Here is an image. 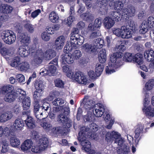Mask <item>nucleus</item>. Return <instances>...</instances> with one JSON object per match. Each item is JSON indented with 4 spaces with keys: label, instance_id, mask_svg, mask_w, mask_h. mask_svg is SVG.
I'll return each mask as SVG.
<instances>
[{
    "label": "nucleus",
    "instance_id": "nucleus-26",
    "mask_svg": "<svg viewBox=\"0 0 154 154\" xmlns=\"http://www.w3.org/2000/svg\"><path fill=\"white\" fill-rule=\"evenodd\" d=\"M56 55V52L54 50L49 49L45 51L44 57L46 60H50L55 57Z\"/></svg>",
    "mask_w": 154,
    "mask_h": 154
},
{
    "label": "nucleus",
    "instance_id": "nucleus-62",
    "mask_svg": "<svg viewBox=\"0 0 154 154\" xmlns=\"http://www.w3.org/2000/svg\"><path fill=\"white\" fill-rule=\"evenodd\" d=\"M16 80L20 83H24L25 82L24 76L21 74H18L16 75Z\"/></svg>",
    "mask_w": 154,
    "mask_h": 154
},
{
    "label": "nucleus",
    "instance_id": "nucleus-29",
    "mask_svg": "<svg viewBox=\"0 0 154 154\" xmlns=\"http://www.w3.org/2000/svg\"><path fill=\"white\" fill-rule=\"evenodd\" d=\"M25 122L27 126L29 128L32 129L35 127L34 120L31 116H28Z\"/></svg>",
    "mask_w": 154,
    "mask_h": 154
},
{
    "label": "nucleus",
    "instance_id": "nucleus-21",
    "mask_svg": "<svg viewBox=\"0 0 154 154\" xmlns=\"http://www.w3.org/2000/svg\"><path fill=\"white\" fill-rule=\"evenodd\" d=\"M28 48L27 45H23L20 46L18 50V54L22 57H27L30 54V52L28 51L26 48Z\"/></svg>",
    "mask_w": 154,
    "mask_h": 154
},
{
    "label": "nucleus",
    "instance_id": "nucleus-48",
    "mask_svg": "<svg viewBox=\"0 0 154 154\" xmlns=\"http://www.w3.org/2000/svg\"><path fill=\"white\" fill-rule=\"evenodd\" d=\"M64 100L60 98H55L52 102L53 105L56 106H60L62 105L64 103Z\"/></svg>",
    "mask_w": 154,
    "mask_h": 154
},
{
    "label": "nucleus",
    "instance_id": "nucleus-56",
    "mask_svg": "<svg viewBox=\"0 0 154 154\" xmlns=\"http://www.w3.org/2000/svg\"><path fill=\"white\" fill-rule=\"evenodd\" d=\"M72 55L74 60L75 59L77 60L79 59L81 57L82 53L80 51L75 50L74 51Z\"/></svg>",
    "mask_w": 154,
    "mask_h": 154
},
{
    "label": "nucleus",
    "instance_id": "nucleus-33",
    "mask_svg": "<svg viewBox=\"0 0 154 154\" xmlns=\"http://www.w3.org/2000/svg\"><path fill=\"white\" fill-rule=\"evenodd\" d=\"M22 103L23 109L27 110L29 108L30 105V98L29 97H26L24 99H23Z\"/></svg>",
    "mask_w": 154,
    "mask_h": 154
},
{
    "label": "nucleus",
    "instance_id": "nucleus-16",
    "mask_svg": "<svg viewBox=\"0 0 154 154\" xmlns=\"http://www.w3.org/2000/svg\"><path fill=\"white\" fill-rule=\"evenodd\" d=\"M42 106H40L39 108L40 110L43 112V113L47 116L48 114L50 112L51 110V106L50 103L46 102V99H45L41 101Z\"/></svg>",
    "mask_w": 154,
    "mask_h": 154
},
{
    "label": "nucleus",
    "instance_id": "nucleus-23",
    "mask_svg": "<svg viewBox=\"0 0 154 154\" xmlns=\"http://www.w3.org/2000/svg\"><path fill=\"white\" fill-rule=\"evenodd\" d=\"M33 144V142L31 140H26L21 145V149L24 151L28 150L32 147Z\"/></svg>",
    "mask_w": 154,
    "mask_h": 154
},
{
    "label": "nucleus",
    "instance_id": "nucleus-11",
    "mask_svg": "<svg viewBox=\"0 0 154 154\" xmlns=\"http://www.w3.org/2000/svg\"><path fill=\"white\" fill-rule=\"evenodd\" d=\"M39 104L37 102H35L34 106V112L37 121L39 122L42 119H43V117L47 116L45 114L43 113L42 110H40Z\"/></svg>",
    "mask_w": 154,
    "mask_h": 154
},
{
    "label": "nucleus",
    "instance_id": "nucleus-45",
    "mask_svg": "<svg viewBox=\"0 0 154 154\" xmlns=\"http://www.w3.org/2000/svg\"><path fill=\"white\" fill-rule=\"evenodd\" d=\"M143 125H140L137 128L135 131V137L136 138H138L140 133H141L143 129Z\"/></svg>",
    "mask_w": 154,
    "mask_h": 154
},
{
    "label": "nucleus",
    "instance_id": "nucleus-30",
    "mask_svg": "<svg viewBox=\"0 0 154 154\" xmlns=\"http://www.w3.org/2000/svg\"><path fill=\"white\" fill-rule=\"evenodd\" d=\"M10 31L9 30L4 31L2 34L1 37L4 41L6 43L9 44L10 42Z\"/></svg>",
    "mask_w": 154,
    "mask_h": 154
},
{
    "label": "nucleus",
    "instance_id": "nucleus-10",
    "mask_svg": "<svg viewBox=\"0 0 154 154\" xmlns=\"http://www.w3.org/2000/svg\"><path fill=\"white\" fill-rule=\"evenodd\" d=\"M136 12V9L134 6L129 5L124 8L122 15V16L126 15L127 17H132L135 15Z\"/></svg>",
    "mask_w": 154,
    "mask_h": 154
},
{
    "label": "nucleus",
    "instance_id": "nucleus-7",
    "mask_svg": "<svg viewBox=\"0 0 154 154\" xmlns=\"http://www.w3.org/2000/svg\"><path fill=\"white\" fill-rule=\"evenodd\" d=\"M57 122L60 123H61L65 128H69L71 126L70 124V120L62 112L57 115Z\"/></svg>",
    "mask_w": 154,
    "mask_h": 154
},
{
    "label": "nucleus",
    "instance_id": "nucleus-57",
    "mask_svg": "<svg viewBox=\"0 0 154 154\" xmlns=\"http://www.w3.org/2000/svg\"><path fill=\"white\" fill-rule=\"evenodd\" d=\"M62 128L60 127H57L54 128H52L51 129V133L58 134L62 132Z\"/></svg>",
    "mask_w": 154,
    "mask_h": 154
},
{
    "label": "nucleus",
    "instance_id": "nucleus-35",
    "mask_svg": "<svg viewBox=\"0 0 154 154\" xmlns=\"http://www.w3.org/2000/svg\"><path fill=\"white\" fill-rule=\"evenodd\" d=\"M49 18L51 22L55 23L58 21L59 17L56 13L54 11H52L50 14Z\"/></svg>",
    "mask_w": 154,
    "mask_h": 154
},
{
    "label": "nucleus",
    "instance_id": "nucleus-61",
    "mask_svg": "<svg viewBox=\"0 0 154 154\" xmlns=\"http://www.w3.org/2000/svg\"><path fill=\"white\" fill-rule=\"evenodd\" d=\"M100 32L99 30H97L91 32L90 36L91 39H94L98 37L101 35Z\"/></svg>",
    "mask_w": 154,
    "mask_h": 154
},
{
    "label": "nucleus",
    "instance_id": "nucleus-43",
    "mask_svg": "<svg viewBox=\"0 0 154 154\" xmlns=\"http://www.w3.org/2000/svg\"><path fill=\"white\" fill-rule=\"evenodd\" d=\"M110 17L115 19V20L119 21L120 20L119 14L116 11H112L110 14Z\"/></svg>",
    "mask_w": 154,
    "mask_h": 154
},
{
    "label": "nucleus",
    "instance_id": "nucleus-41",
    "mask_svg": "<svg viewBox=\"0 0 154 154\" xmlns=\"http://www.w3.org/2000/svg\"><path fill=\"white\" fill-rule=\"evenodd\" d=\"M36 90L40 92H42L44 89L45 86L43 83L42 81L37 82L35 84Z\"/></svg>",
    "mask_w": 154,
    "mask_h": 154
},
{
    "label": "nucleus",
    "instance_id": "nucleus-53",
    "mask_svg": "<svg viewBox=\"0 0 154 154\" xmlns=\"http://www.w3.org/2000/svg\"><path fill=\"white\" fill-rule=\"evenodd\" d=\"M24 27L29 32L31 33L33 32L34 31V27L31 24L27 23L24 25Z\"/></svg>",
    "mask_w": 154,
    "mask_h": 154
},
{
    "label": "nucleus",
    "instance_id": "nucleus-19",
    "mask_svg": "<svg viewBox=\"0 0 154 154\" xmlns=\"http://www.w3.org/2000/svg\"><path fill=\"white\" fill-rule=\"evenodd\" d=\"M71 41L72 43L76 45H81L84 42V38L83 37L79 35H75V36L70 37Z\"/></svg>",
    "mask_w": 154,
    "mask_h": 154
},
{
    "label": "nucleus",
    "instance_id": "nucleus-59",
    "mask_svg": "<svg viewBox=\"0 0 154 154\" xmlns=\"http://www.w3.org/2000/svg\"><path fill=\"white\" fill-rule=\"evenodd\" d=\"M20 69L21 71L28 69L29 68V65L27 62H23L20 63Z\"/></svg>",
    "mask_w": 154,
    "mask_h": 154
},
{
    "label": "nucleus",
    "instance_id": "nucleus-47",
    "mask_svg": "<svg viewBox=\"0 0 154 154\" xmlns=\"http://www.w3.org/2000/svg\"><path fill=\"white\" fill-rule=\"evenodd\" d=\"M40 125L41 126L45 129L47 131L50 133L51 129L52 128V125L51 124L48 122H44L41 123Z\"/></svg>",
    "mask_w": 154,
    "mask_h": 154
},
{
    "label": "nucleus",
    "instance_id": "nucleus-37",
    "mask_svg": "<svg viewBox=\"0 0 154 154\" xmlns=\"http://www.w3.org/2000/svg\"><path fill=\"white\" fill-rule=\"evenodd\" d=\"M146 114L147 117L151 119L154 116V109H152L149 106L146 109Z\"/></svg>",
    "mask_w": 154,
    "mask_h": 154
},
{
    "label": "nucleus",
    "instance_id": "nucleus-64",
    "mask_svg": "<svg viewBox=\"0 0 154 154\" xmlns=\"http://www.w3.org/2000/svg\"><path fill=\"white\" fill-rule=\"evenodd\" d=\"M74 20L75 18L73 16H70L68 18L64 20L65 23L69 26Z\"/></svg>",
    "mask_w": 154,
    "mask_h": 154
},
{
    "label": "nucleus",
    "instance_id": "nucleus-9",
    "mask_svg": "<svg viewBox=\"0 0 154 154\" xmlns=\"http://www.w3.org/2000/svg\"><path fill=\"white\" fill-rule=\"evenodd\" d=\"M56 70V67L55 66L49 63L47 69L42 68L40 70V74L43 76H51L54 73Z\"/></svg>",
    "mask_w": 154,
    "mask_h": 154
},
{
    "label": "nucleus",
    "instance_id": "nucleus-4",
    "mask_svg": "<svg viewBox=\"0 0 154 154\" xmlns=\"http://www.w3.org/2000/svg\"><path fill=\"white\" fill-rule=\"evenodd\" d=\"M26 92L22 89H17L16 90L14 86H10V102L14 101L18 96L19 100L23 101L26 98Z\"/></svg>",
    "mask_w": 154,
    "mask_h": 154
},
{
    "label": "nucleus",
    "instance_id": "nucleus-46",
    "mask_svg": "<svg viewBox=\"0 0 154 154\" xmlns=\"http://www.w3.org/2000/svg\"><path fill=\"white\" fill-rule=\"evenodd\" d=\"M104 66L103 65L100 63H97L96 65L95 72L97 73V74L100 76L101 74L103 71Z\"/></svg>",
    "mask_w": 154,
    "mask_h": 154
},
{
    "label": "nucleus",
    "instance_id": "nucleus-40",
    "mask_svg": "<svg viewBox=\"0 0 154 154\" xmlns=\"http://www.w3.org/2000/svg\"><path fill=\"white\" fill-rule=\"evenodd\" d=\"M133 61L139 65L142 64L143 63L142 55L140 54H137L134 56Z\"/></svg>",
    "mask_w": 154,
    "mask_h": 154
},
{
    "label": "nucleus",
    "instance_id": "nucleus-1",
    "mask_svg": "<svg viewBox=\"0 0 154 154\" xmlns=\"http://www.w3.org/2000/svg\"><path fill=\"white\" fill-rule=\"evenodd\" d=\"M119 45L116 46L117 51H120L114 53L110 57V63L108 66L106 67V74H109L115 72L114 69L118 68L121 65V58L123 56L121 51H123L125 49V47L124 43L119 42Z\"/></svg>",
    "mask_w": 154,
    "mask_h": 154
},
{
    "label": "nucleus",
    "instance_id": "nucleus-12",
    "mask_svg": "<svg viewBox=\"0 0 154 154\" xmlns=\"http://www.w3.org/2000/svg\"><path fill=\"white\" fill-rule=\"evenodd\" d=\"M83 136L79 135L78 137V140L81 142V144L82 146V149L85 152H89L90 150L91 145L90 142L85 139Z\"/></svg>",
    "mask_w": 154,
    "mask_h": 154
},
{
    "label": "nucleus",
    "instance_id": "nucleus-63",
    "mask_svg": "<svg viewBox=\"0 0 154 154\" xmlns=\"http://www.w3.org/2000/svg\"><path fill=\"white\" fill-rule=\"evenodd\" d=\"M42 39L45 41H48L50 39V35L47 32H44L41 35Z\"/></svg>",
    "mask_w": 154,
    "mask_h": 154
},
{
    "label": "nucleus",
    "instance_id": "nucleus-31",
    "mask_svg": "<svg viewBox=\"0 0 154 154\" xmlns=\"http://www.w3.org/2000/svg\"><path fill=\"white\" fill-rule=\"evenodd\" d=\"M0 53L9 63L10 60L9 50L5 48H3L0 50Z\"/></svg>",
    "mask_w": 154,
    "mask_h": 154
},
{
    "label": "nucleus",
    "instance_id": "nucleus-3",
    "mask_svg": "<svg viewBox=\"0 0 154 154\" xmlns=\"http://www.w3.org/2000/svg\"><path fill=\"white\" fill-rule=\"evenodd\" d=\"M48 143L47 138L44 137L40 139L37 144L31 149L32 151L36 153H40L47 147Z\"/></svg>",
    "mask_w": 154,
    "mask_h": 154
},
{
    "label": "nucleus",
    "instance_id": "nucleus-2",
    "mask_svg": "<svg viewBox=\"0 0 154 154\" xmlns=\"http://www.w3.org/2000/svg\"><path fill=\"white\" fill-rule=\"evenodd\" d=\"M113 33L117 36L123 38H129L132 37L133 31L131 29H129V27L123 26L120 29L114 28Z\"/></svg>",
    "mask_w": 154,
    "mask_h": 154
},
{
    "label": "nucleus",
    "instance_id": "nucleus-38",
    "mask_svg": "<svg viewBox=\"0 0 154 154\" xmlns=\"http://www.w3.org/2000/svg\"><path fill=\"white\" fill-rule=\"evenodd\" d=\"M96 50L98 49L101 48L102 47L104 44V41L101 38L96 39L95 41L94 42Z\"/></svg>",
    "mask_w": 154,
    "mask_h": 154
},
{
    "label": "nucleus",
    "instance_id": "nucleus-6",
    "mask_svg": "<svg viewBox=\"0 0 154 154\" xmlns=\"http://www.w3.org/2000/svg\"><path fill=\"white\" fill-rule=\"evenodd\" d=\"M32 52L33 58L32 64L35 65L41 63L44 57V51L42 48H39L36 51Z\"/></svg>",
    "mask_w": 154,
    "mask_h": 154
},
{
    "label": "nucleus",
    "instance_id": "nucleus-28",
    "mask_svg": "<svg viewBox=\"0 0 154 154\" xmlns=\"http://www.w3.org/2000/svg\"><path fill=\"white\" fill-rule=\"evenodd\" d=\"M77 47L74 44L71 42H67L66 46L64 47V51L66 53L71 52L73 49L76 48Z\"/></svg>",
    "mask_w": 154,
    "mask_h": 154
},
{
    "label": "nucleus",
    "instance_id": "nucleus-27",
    "mask_svg": "<svg viewBox=\"0 0 154 154\" xmlns=\"http://www.w3.org/2000/svg\"><path fill=\"white\" fill-rule=\"evenodd\" d=\"M11 132H10V133ZM10 145L14 147H17L20 144V140L14 135L10 133Z\"/></svg>",
    "mask_w": 154,
    "mask_h": 154
},
{
    "label": "nucleus",
    "instance_id": "nucleus-22",
    "mask_svg": "<svg viewBox=\"0 0 154 154\" xmlns=\"http://www.w3.org/2000/svg\"><path fill=\"white\" fill-rule=\"evenodd\" d=\"M96 105L97 108L94 109V111L93 110L94 114L96 116L100 117L103 114L104 112L103 106L101 103H98Z\"/></svg>",
    "mask_w": 154,
    "mask_h": 154
},
{
    "label": "nucleus",
    "instance_id": "nucleus-13",
    "mask_svg": "<svg viewBox=\"0 0 154 154\" xmlns=\"http://www.w3.org/2000/svg\"><path fill=\"white\" fill-rule=\"evenodd\" d=\"M1 96L2 95H5L4 100L5 101L9 102L10 101V85H8L3 86L0 88Z\"/></svg>",
    "mask_w": 154,
    "mask_h": 154
},
{
    "label": "nucleus",
    "instance_id": "nucleus-42",
    "mask_svg": "<svg viewBox=\"0 0 154 154\" xmlns=\"http://www.w3.org/2000/svg\"><path fill=\"white\" fill-rule=\"evenodd\" d=\"M134 56L132 54L126 53L124 55L123 60L126 62H131L133 60Z\"/></svg>",
    "mask_w": 154,
    "mask_h": 154
},
{
    "label": "nucleus",
    "instance_id": "nucleus-20",
    "mask_svg": "<svg viewBox=\"0 0 154 154\" xmlns=\"http://www.w3.org/2000/svg\"><path fill=\"white\" fill-rule=\"evenodd\" d=\"M82 47L84 51L90 53H94L97 51L94 43L91 44L85 43L82 45Z\"/></svg>",
    "mask_w": 154,
    "mask_h": 154
},
{
    "label": "nucleus",
    "instance_id": "nucleus-15",
    "mask_svg": "<svg viewBox=\"0 0 154 154\" xmlns=\"http://www.w3.org/2000/svg\"><path fill=\"white\" fill-rule=\"evenodd\" d=\"M61 62L64 64L66 63L71 64L74 62V59L71 54L66 53L61 55Z\"/></svg>",
    "mask_w": 154,
    "mask_h": 154
},
{
    "label": "nucleus",
    "instance_id": "nucleus-14",
    "mask_svg": "<svg viewBox=\"0 0 154 154\" xmlns=\"http://www.w3.org/2000/svg\"><path fill=\"white\" fill-rule=\"evenodd\" d=\"M81 105L83 106L85 109H89L94 107L95 103L92 100L89 98L88 96H86L84 98Z\"/></svg>",
    "mask_w": 154,
    "mask_h": 154
},
{
    "label": "nucleus",
    "instance_id": "nucleus-51",
    "mask_svg": "<svg viewBox=\"0 0 154 154\" xmlns=\"http://www.w3.org/2000/svg\"><path fill=\"white\" fill-rule=\"evenodd\" d=\"M10 12L8 13L3 12L2 11H0V21L3 22L7 21L8 19V16L7 14L9 13Z\"/></svg>",
    "mask_w": 154,
    "mask_h": 154
},
{
    "label": "nucleus",
    "instance_id": "nucleus-55",
    "mask_svg": "<svg viewBox=\"0 0 154 154\" xmlns=\"http://www.w3.org/2000/svg\"><path fill=\"white\" fill-rule=\"evenodd\" d=\"M88 74L89 77L91 79H94L97 78V77L100 76L97 74V72L95 73L94 71L90 70L88 72Z\"/></svg>",
    "mask_w": 154,
    "mask_h": 154
},
{
    "label": "nucleus",
    "instance_id": "nucleus-25",
    "mask_svg": "<svg viewBox=\"0 0 154 154\" xmlns=\"http://www.w3.org/2000/svg\"><path fill=\"white\" fill-rule=\"evenodd\" d=\"M103 23L105 27L107 29L111 28L115 23L114 20L109 17H107L104 19Z\"/></svg>",
    "mask_w": 154,
    "mask_h": 154
},
{
    "label": "nucleus",
    "instance_id": "nucleus-18",
    "mask_svg": "<svg viewBox=\"0 0 154 154\" xmlns=\"http://www.w3.org/2000/svg\"><path fill=\"white\" fill-rule=\"evenodd\" d=\"M65 42V38L64 36L62 35L58 37L55 40L54 45L56 48L57 50L61 49Z\"/></svg>",
    "mask_w": 154,
    "mask_h": 154
},
{
    "label": "nucleus",
    "instance_id": "nucleus-52",
    "mask_svg": "<svg viewBox=\"0 0 154 154\" xmlns=\"http://www.w3.org/2000/svg\"><path fill=\"white\" fill-rule=\"evenodd\" d=\"M110 0H101L99 7L106 11L107 9V3Z\"/></svg>",
    "mask_w": 154,
    "mask_h": 154
},
{
    "label": "nucleus",
    "instance_id": "nucleus-34",
    "mask_svg": "<svg viewBox=\"0 0 154 154\" xmlns=\"http://www.w3.org/2000/svg\"><path fill=\"white\" fill-rule=\"evenodd\" d=\"M18 36L21 44H27L29 42V37L26 36L24 33H19Z\"/></svg>",
    "mask_w": 154,
    "mask_h": 154
},
{
    "label": "nucleus",
    "instance_id": "nucleus-60",
    "mask_svg": "<svg viewBox=\"0 0 154 154\" xmlns=\"http://www.w3.org/2000/svg\"><path fill=\"white\" fill-rule=\"evenodd\" d=\"M82 75V73L81 72H76L75 73L73 79L75 80L78 83H82L81 79H80L79 78V77H81V75Z\"/></svg>",
    "mask_w": 154,
    "mask_h": 154
},
{
    "label": "nucleus",
    "instance_id": "nucleus-54",
    "mask_svg": "<svg viewBox=\"0 0 154 154\" xmlns=\"http://www.w3.org/2000/svg\"><path fill=\"white\" fill-rule=\"evenodd\" d=\"M55 85L56 87L61 88L64 87V83L61 80L59 79H57L54 81Z\"/></svg>",
    "mask_w": 154,
    "mask_h": 154
},
{
    "label": "nucleus",
    "instance_id": "nucleus-32",
    "mask_svg": "<svg viewBox=\"0 0 154 154\" xmlns=\"http://www.w3.org/2000/svg\"><path fill=\"white\" fill-rule=\"evenodd\" d=\"M149 29V27L147 22L144 21L142 23L140 27L139 32L142 34H144L148 31Z\"/></svg>",
    "mask_w": 154,
    "mask_h": 154
},
{
    "label": "nucleus",
    "instance_id": "nucleus-49",
    "mask_svg": "<svg viewBox=\"0 0 154 154\" xmlns=\"http://www.w3.org/2000/svg\"><path fill=\"white\" fill-rule=\"evenodd\" d=\"M154 86V80L151 79L147 82L145 85V88L148 90H150Z\"/></svg>",
    "mask_w": 154,
    "mask_h": 154
},
{
    "label": "nucleus",
    "instance_id": "nucleus-24",
    "mask_svg": "<svg viewBox=\"0 0 154 154\" xmlns=\"http://www.w3.org/2000/svg\"><path fill=\"white\" fill-rule=\"evenodd\" d=\"M144 57L146 60L149 62L154 61V52L152 50L145 51Z\"/></svg>",
    "mask_w": 154,
    "mask_h": 154
},
{
    "label": "nucleus",
    "instance_id": "nucleus-36",
    "mask_svg": "<svg viewBox=\"0 0 154 154\" xmlns=\"http://www.w3.org/2000/svg\"><path fill=\"white\" fill-rule=\"evenodd\" d=\"M80 17L84 20L87 21H90L94 19V16L89 12L83 13L80 15Z\"/></svg>",
    "mask_w": 154,
    "mask_h": 154
},
{
    "label": "nucleus",
    "instance_id": "nucleus-58",
    "mask_svg": "<svg viewBox=\"0 0 154 154\" xmlns=\"http://www.w3.org/2000/svg\"><path fill=\"white\" fill-rule=\"evenodd\" d=\"M9 115L5 113L1 115L0 116V122H6L9 119Z\"/></svg>",
    "mask_w": 154,
    "mask_h": 154
},
{
    "label": "nucleus",
    "instance_id": "nucleus-17",
    "mask_svg": "<svg viewBox=\"0 0 154 154\" xmlns=\"http://www.w3.org/2000/svg\"><path fill=\"white\" fill-rule=\"evenodd\" d=\"M24 125V122L20 119H16L13 125L11 126L10 130L11 132H15L17 130L21 129Z\"/></svg>",
    "mask_w": 154,
    "mask_h": 154
},
{
    "label": "nucleus",
    "instance_id": "nucleus-8",
    "mask_svg": "<svg viewBox=\"0 0 154 154\" xmlns=\"http://www.w3.org/2000/svg\"><path fill=\"white\" fill-rule=\"evenodd\" d=\"M87 126L86 128L82 127L79 132V135L84 136V134L85 132L89 131L90 132H94L97 131V125L94 123H91L88 125V123H86Z\"/></svg>",
    "mask_w": 154,
    "mask_h": 154
},
{
    "label": "nucleus",
    "instance_id": "nucleus-44",
    "mask_svg": "<svg viewBox=\"0 0 154 154\" xmlns=\"http://www.w3.org/2000/svg\"><path fill=\"white\" fill-rule=\"evenodd\" d=\"M20 64V59L19 57H14L12 60L10 65L12 67H17Z\"/></svg>",
    "mask_w": 154,
    "mask_h": 154
},
{
    "label": "nucleus",
    "instance_id": "nucleus-50",
    "mask_svg": "<svg viewBox=\"0 0 154 154\" xmlns=\"http://www.w3.org/2000/svg\"><path fill=\"white\" fill-rule=\"evenodd\" d=\"M8 13L10 12V5L5 4L0 5V11Z\"/></svg>",
    "mask_w": 154,
    "mask_h": 154
},
{
    "label": "nucleus",
    "instance_id": "nucleus-39",
    "mask_svg": "<svg viewBox=\"0 0 154 154\" xmlns=\"http://www.w3.org/2000/svg\"><path fill=\"white\" fill-rule=\"evenodd\" d=\"M124 5L122 2L120 1H117L115 2L114 9L116 10L120 11L121 13H122V9L124 8Z\"/></svg>",
    "mask_w": 154,
    "mask_h": 154
},
{
    "label": "nucleus",
    "instance_id": "nucleus-5",
    "mask_svg": "<svg viewBox=\"0 0 154 154\" xmlns=\"http://www.w3.org/2000/svg\"><path fill=\"white\" fill-rule=\"evenodd\" d=\"M120 135L118 132L113 131L111 132H108L106 134L105 139L108 142L116 139V142L118 141L119 146H122L125 145L123 144L124 140L122 138H120Z\"/></svg>",
    "mask_w": 154,
    "mask_h": 154
}]
</instances>
